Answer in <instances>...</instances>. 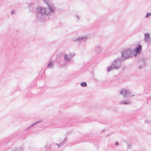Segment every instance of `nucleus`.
Listing matches in <instances>:
<instances>
[{
	"label": "nucleus",
	"instance_id": "6",
	"mask_svg": "<svg viewBox=\"0 0 151 151\" xmlns=\"http://www.w3.org/2000/svg\"><path fill=\"white\" fill-rule=\"evenodd\" d=\"M142 46L141 45L139 44L137 45V47L134 49V53H133L134 54H138L139 55L141 52V50L142 49Z\"/></svg>",
	"mask_w": 151,
	"mask_h": 151
},
{
	"label": "nucleus",
	"instance_id": "25",
	"mask_svg": "<svg viewBox=\"0 0 151 151\" xmlns=\"http://www.w3.org/2000/svg\"><path fill=\"white\" fill-rule=\"evenodd\" d=\"M115 145L117 146V145H118L119 144V142H118L116 141L115 142Z\"/></svg>",
	"mask_w": 151,
	"mask_h": 151
},
{
	"label": "nucleus",
	"instance_id": "31",
	"mask_svg": "<svg viewBox=\"0 0 151 151\" xmlns=\"http://www.w3.org/2000/svg\"><path fill=\"white\" fill-rule=\"evenodd\" d=\"M66 63H65V64H64V65H66Z\"/></svg>",
	"mask_w": 151,
	"mask_h": 151
},
{
	"label": "nucleus",
	"instance_id": "17",
	"mask_svg": "<svg viewBox=\"0 0 151 151\" xmlns=\"http://www.w3.org/2000/svg\"><path fill=\"white\" fill-rule=\"evenodd\" d=\"M87 85V83L86 82H83L81 83V85L82 87H85Z\"/></svg>",
	"mask_w": 151,
	"mask_h": 151
},
{
	"label": "nucleus",
	"instance_id": "30",
	"mask_svg": "<svg viewBox=\"0 0 151 151\" xmlns=\"http://www.w3.org/2000/svg\"><path fill=\"white\" fill-rule=\"evenodd\" d=\"M58 56H59V57H60V56H61L60 54Z\"/></svg>",
	"mask_w": 151,
	"mask_h": 151
},
{
	"label": "nucleus",
	"instance_id": "14",
	"mask_svg": "<svg viewBox=\"0 0 151 151\" xmlns=\"http://www.w3.org/2000/svg\"><path fill=\"white\" fill-rule=\"evenodd\" d=\"M23 150V148L22 147L18 148H15L12 151H22Z\"/></svg>",
	"mask_w": 151,
	"mask_h": 151
},
{
	"label": "nucleus",
	"instance_id": "32",
	"mask_svg": "<svg viewBox=\"0 0 151 151\" xmlns=\"http://www.w3.org/2000/svg\"><path fill=\"white\" fill-rule=\"evenodd\" d=\"M132 96H134V95H132Z\"/></svg>",
	"mask_w": 151,
	"mask_h": 151
},
{
	"label": "nucleus",
	"instance_id": "3",
	"mask_svg": "<svg viewBox=\"0 0 151 151\" xmlns=\"http://www.w3.org/2000/svg\"><path fill=\"white\" fill-rule=\"evenodd\" d=\"M121 59L120 58H118L115 60L114 62L111 64L112 65L115 69H119L122 65Z\"/></svg>",
	"mask_w": 151,
	"mask_h": 151
},
{
	"label": "nucleus",
	"instance_id": "7",
	"mask_svg": "<svg viewBox=\"0 0 151 151\" xmlns=\"http://www.w3.org/2000/svg\"><path fill=\"white\" fill-rule=\"evenodd\" d=\"M144 41L146 42H150L151 40V37L150 34L149 33H145L144 34Z\"/></svg>",
	"mask_w": 151,
	"mask_h": 151
},
{
	"label": "nucleus",
	"instance_id": "4",
	"mask_svg": "<svg viewBox=\"0 0 151 151\" xmlns=\"http://www.w3.org/2000/svg\"><path fill=\"white\" fill-rule=\"evenodd\" d=\"M120 93L125 98H127L130 96V91L124 89H122L120 91Z\"/></svg>",
	"mask_w": 151,
	"mask_h": 151
},
{
	"label": "nucleus",
	"instance_id": "5",
	"mask_svg": "<svg viewBox=\"0 0 151 151\" xmlns=\"http://www.w3.org/2000/svg\"><path fill=\"white\" fill-rule=\"evenodd\" d=\"M87 39V37L86 36H84L82 37H77L76 39H74L73 40L74 42H85Z\"/></svg>",
	"mask_w": 151,
	"mask_h": 151
},
{
	"label": "nucleus",
	"instance_id": "27",
	"mask_svg": "<svg viewBox=\"0 0 151 151\" xmlns=\"http://www.w3.org/2000/svg\"><path fill=\"white\" fill-rule=\"evenodd\" d=\"M15 13V12L14 10H12L11 12V13L12 14H13Z\"/></svg>",
	"mask_w": 151,
	"mask_h": 151
},
{
	"label": "nucleus",
	"instance_id": "12",
	"mask_svg": "<svg viewBox=\"0 0 151 151\" xmlns=\"http://www.w3.org/2000/svg\"><path fill=\"white\" fill-rule=\"evenodd\" d=\"M120 104H124L125 105L129 104H131V102L130 101L127 100L122 101L120 102Z\"/></svg>",
	"mask_w": 151,
	"mask_h": 151
},
{
	"label": "nucleus",
	"instance_id": "26",
	"mask_svg": "<svg viewBox=\"0 0 151 151\" xmlns=\"http://www.w3.org/2000/svg\"><path fill=\"white\" fill-rule=\"evenodd\" d=\"M74 54L73 53H71L70 54V55L71 57H73L74 56Z\"/></svg>",
	"mask_w": 151,
	"mask_h": 151
},
{
	"label": "nucleus",
	"instance_id": "2",
	"mask_svg": "<svg viewBox=\"0 0 151 151\" xmlns=\"http://www.w3.org/2000/svg\"><path fill=\"white\" fill-rule=\"evenodd\" d=\"M134 53V51L131 49H129L123 50L121 52V59L122 60H124L132 57L133 55L136 56V54Z\"/></svg>",
	"mask_w": 151,
	"mask_h": 151
},
{
	"label": "nucleus",
	"instance_id": "24",
	"mask_svg": "<svg viewBox=\"0 0 151 151\" xmlns=\"http://www.w3.org/2000/svg\"><path fill=\"white\" fill-rule=\"evenodd\" d=\"M145 123H149L150 122V121L148 120H145Z\"/></svg>",
	"mask_w": 151,
	"mask_h": 151
},
{
	"label": "nucleus",
	"instance_id": "21",
	"mask_svg": "<svg viewBox=\"0 0 151 151\" xmlns=\"http://www.w3.org/2000/svg\"><path fill=\"white\" fill-rule=\"evenodd\" d=\"M45 148L47 149H48L51 148V146L50 145H47L45 146Z\"/></svg>",
	"mask_w": 151,
	"mask_h": 151
},
{
	"label": "nucleus",
	"instance_id": "9",
	"mask_svg": "<svg viewBox=\"0 0 151 151\" xmlns=\"http://www.w3.org/2000/svg\"><path fill=\"white\" fill-rule=\"evenodd\" d=\"M67 142V139L66 138H65L64 141L63 142L59 144L56 143V144L58 146V148H59L63 145L65 144Z\"/></svg>",
	"mask_w": 151,
	"mask_h": 151
},
{
	"label": "nucleus",
	"instance_id": "10",
	"mask_svg": "<svg viewBox=\"0 0 151 151\" xmlns=\"http://www.w3.org/2000/svg\"><path fill=\"white\" fill-rule=\"evenodd\" d=\"M42 122L41 120H39V121H38L37 122H34L33 124H31L26 129V130L27 131V130L29 129H30V128H32V127H33L35 125L39 123L40 122Z\"/></svg>",
	"mask_w": 151,
	"mask_h": 151
},
{
	"label": "nucleus",
	"instance_id": "20",
	"mask_svg": "<svg viewBox=\"0 0 151 151\" xmlns=\"http://www.w3.org/2000/svg\"><path fill=\"white\" fill-rule=\"evenodd\" d=\"M151 15V13L147 12L145 16V18H148Z\"/></svg>",
	"mask_w": 151,
	"mask_h": 151
},
{
	"label": "nucleus",
	"instance_id": "16",
	"mask_svg": "<svg viewBox=\"0 0 151 151\" xmlns=\"http://www.w3.org/2000/svg\"><path fill=\"white\" fill-rule=\"evenodd\" d=\"M142 61L143 62V66L145 67L146 65V60L145 58H142Z\"/></svg>",
	"mask_w": 151,
	"mask_h": 151
},
{
	"label": "nucleus",
	"instance_id": "11",
	"mask_svg": "<svg viewBox=\"0 0 151 151\" xmlns=\"http://www.w3.org/2000/svg\"><path fill=\"white\" fill-rule=\"evenodd\" d=\"M64 60L66 62H68L70 61L71 59L70 57H68L67 54H65L64 55Z\"/></svg>",
	"mask_w": 151,
	"mask_h": 151
},
{
	"label": "nucleus",
	"instance_id": "8",
	"mask_svg": "<svg viewBox=\"0 0 151 151\" xmlns=\"http://www.w3.org/2000/svg\"><path fill=\"white\" fill-rule=\"evenodd\" d=\"M94 50L96 53H99L101 50V47L100 45H96L94 48Z\"/></svg>",
	"mask_w": 151,
	"mask_h": 151
},
{
	"label": "nucleus",
	"instance_id": "19",
	"mask_svg": "<svg viewBox=\"0 0 151 151\" xmlns=\"http://www.w3.org/2000/svg\"><path fill=\"white\" fill-rule=\"evenodd\" d=\"M63 124H62V127H66V126H67V127H69L70 126L68 125V124H66V125H65V122H63ZM65 123L66 124H67L68 123V122H65Z\"/></svg>",
	"mask_w": 151,
	"mask_h": 151
},
{
	"label": "nucleus",
	"instance_id": "1",
	"mask_svg": "<svg viewBox=\"0 0 151 151\" xmlns=\"http://www.w3.org/2000/svg\"><path fill=\"white\" fill-rule=\"evenodd\" d=\"M48 9L49 11L47 12L45 8L38 7L37 8V12L36 14V18L37 20L41 22L45 21L46 17H49L54 14L55 8L54 5L51 4H48Z\"/></svg>",
	"mask_w": 151,
	"mask_h": 151
},
{
	"label": "nucleus",
	"instance_id": "22",
	"mask_svg": "<svg viewBox=\"0 0 151 151\" xmlns=\"http://www.w3.org/2000/svg\"><path fill=\"white\" fill-rule=\"evenodd\" d=\"M131 144H127V148L128 149H129L130 148V147L131 146Z\"/></svg>",
	"mask_w": 151,
	"mask_h": 151
},
{
	"label": "nucleus",
	"instance_id": "29",
	"mask_svg": "<svg viewBox=\"0 0 151 151\" xmlns=\"http://www.w3.org/2000/svg\"><path fill=\"white\" fill-rule=\"evenodd\" d=\"M87 119H86L85 120V122H88L87 121H86V120Z\"/></svg>",
	"mask_w": 151,
	"mask_h": 151
},
{
	"label": "nucleus",
	"instance_id": "15",
	"mask_svg": "<svg viewBox=\"0 0 151 151\" xmlns=\"http://www.w3.org/2000/svg\"><path fill=\"white\" fill-rule=\"evenodd\" d=\"M114 69H115L113 67V66L112 65V64H111V66L107 67V71L108 72H109Z\"/></svg>",
	"mask_w": 151,
	"mask_h": 151
},
{
	"label": "nucleus",
	"instance_id": "18",
	"mask_svg": "<svg viewBox=\"0 0 151 151\" xmlns=\"http://www.w3.org/2000/svg\"><path fill=\"white\" fill-rule=\"evenodd\" d=\"M43 1L46 4L47 6L48 5V4H52L50 2V0H43Z\"/></svg>",
	"mask_w": 151,
	"mask_h": 151
},
{
	"label": "nucleus",
	"instance_id": "13",
	"mask_svg": "<svg viewBox=\"0 0 151 151\" xmlns=\"http://www.w3.org/2000/svg\"><path fill=\"white\" fill-rule=\"evenodd\" d=\"M53 63L50 61L48 64L47 68H49L50 69H52L53 68Z\"/></svg>",
	"mask_w": 151,
	"mask_h": 151
},
{
	"label": "nucleus",
	"instance_id": "28",
	"mask_svg": "<svg viewBox=\"0 0 151 151\" xmlns=\"http://www.w3.org/2000/svg\"><path fill=\"white\" fill-rule=\"evenodd\" d=\"M76 17L78 19V20L79 19L80 17H79V16H78V15H76Z\"/></svg>",
	"mask_w": 151,
	"mask_h": 151
},
{
	"label": "nucleus",
	"instance_id": "23",
	"mask_svg": "<svg viewBox=\"0 0 151 151\" xmlns=\"http://www.w3.org/2000/svg\"><path fill=\"white\" fill-rule=\"evenodd\" d=\"M143 67V65H140L139 67V68H138V69H141V68H142V67Z\"/></svg>",
	"mask_w": 151,
	"mask_h": 151
},
{
	"label": "nucleus",
	"instance_id": "33",
	"mask_svg": "<svg viewBox=\"0 0 151 151\" xmlns=\"http://www.w3.org/2000/svg\"><path fill=\"white\" fill-rule=\"evenodd\" d=\"M104 130H103V131H102V132H104Z\"/></svg>",
	"mask_w": 151,
	"mask_h": 151
}]
</instances>
